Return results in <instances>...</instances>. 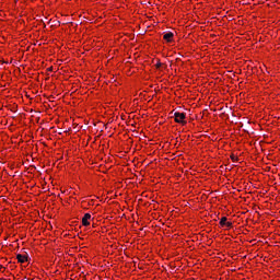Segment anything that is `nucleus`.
<instances>
[{
  "mask_svg": "<svg viewBox=\"0 0 280 280\" xmlns=\"http://www.w3.org/2000/svg\"><path fill=\"white\" fill-rule=\"evenodd\" d=\"M224 226H226L228 229H231V228L233 226V222L226 221V222L224 223Z\"/></svg>",
  "mask_w": 280,
  "mask_h": 280,
  "instance_id": "nucleus-6",
  "label": "nucleus"
},
{
  "mask_svg": "<svg viewBox=\"0 0 280 280\" xmlns=\"http://www.w3.org/2000/svg\"><path fill=\"white\" fill-rule=\"evenodd\" d=\"M163 38L164 40H166V43H172V38H174V33L172 32L165 33Z\"/></svg>",
  "mask_w": 280,
  "mask_h": 280,
  "instance_id": "nucleus-4",
  "label": "nucleus"
},
{
  "mask_svg": "<svg viewBox=\"0 0 280 280\" xmlns=\"http://www.w3.org/2000/svg\"><path fill=\"white\" fill-rule=\"evenodd\" d=\"M174 117H175L176 124H182V126H185L187 124V120H185L186 119L185 113L175 112Z\"/></svg>",
  "mask_w": 280,
  "mask_h": 280,
  "instance_id": "nucleus-1",
  "label": "nucleus"
},
{
  "mask_svg": "<svg viewBox=\"0 0 280 280\" xmlns=\"http://www.w3.org/2000/svg\"><path fill=\"white\" fill-rule=\"evenodd\" d=\"M228 218L226 217H222L221 220H220V226H224V223H226L228 221Z\"/></svg>",
  "mask_w": 280,
  "mask_h": 280,
  "instance_id": "nucleus-5",
  "label": "nucleus"
},
{
  "mask_svg": "<svg viewBox=\"0 0 280 280\" xmlns=\"http://www.w3.org/2000/svg\"><path fill=\"white\" fill-rule=\"evenodd\" d=\"M156 69H160L163 67V63L161 61H158V63L155 65Z\"/></svg>",
  "mask_w": 280,
  "mask_h": 280,
  "instance_id": "nucleus-7",
  "label": "nucleus"
},
{
  "mask_svg": "<svg viewBox=\"0 0 280 280\" xmlns=\"http://www.w3.org/2000/svg\"><path fill=\"white\" fill-rule=\"evenodd\" d=\"M16 259L20 264H25V261H30V257L25 255L18 254Z\"/></svg>",
  "mask_w": 280,
  "mask_h": 280,
  "instance_id": "nucleus-3",
  "label": "nucleus"
},
{
  "mask_svg": "<svg viewBox=\"0 0 280 280\" xmlns=\"http://www.w3.org/2000/svg\"><path fill=\"white\" fill-rule=\"evenodd\" d=\"M230 158L233 162L237 161V156H235V154H232Z\"/></svg>",
  "mask_w": 280,
  "mask_h": 280,
  "instance_id": "nucleus-8",
  "label": "nucleus"
},
{
  "mask_svg": "<svg viewBox=\"0 0 280 280\" xmlns=\"http://www.w3.org/2000/svg\"><path fill=\"white\" fill-rule=\"evenodd\" d=\"M91 220V213H85L84 217L82 218V224L83 226H90L91 222H89Z\"/></svg>",
  "mask_w": 280,
  "mask_h": 280,
  "instance_id": "nucleus-2",
  "label": "nucleus"
}]
</instances>
